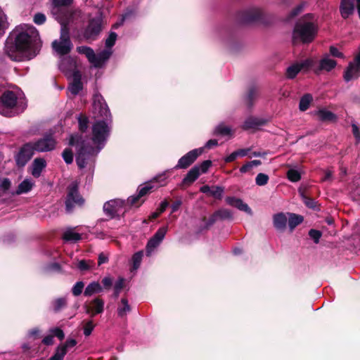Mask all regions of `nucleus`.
<instances>
[{
  "mask_svg": "<svg viewBox=\"0 0 360 360\" xmlns=\"http://www.w3.org/2000/svg\"><path fill=\"white\" fill-rule=\"evenodd\" d=\"M40 46L36 28L30 25H20L11 33L5 44V52L14 61L32 58Z\"/></svg>",
  "mask_w": 360,
  "mask_h": 360,
  "instance_id": "1",
  "label": "nucleus"
},
{
  "mask_svg": "<svg viewBox=\"0 0 360 360\" xmlns=\"http://www.w3.org/2000/svg\"><path fill=\"white\" fill-rule=\"evenodd\" d=\"M110 134V127L105 121H96L92 126V144L85 141H79L77 135H72L70 145H76L78 150L76 162L79 168L94 167V158L103 147Z\"/></svg>",
  "mask_w": 360,
  "mask_h": 360,
  "instance_id": "2",
  "label": "nucleus"
},
{
  "mask_svg": "<svg viewBox=\"0 0 360 360\" xmlns=\"http://www.w3.org/2000/svg\"><path fill=\"white\" fill-rule=\"evenodd\" d=\"M0 114L13 117L24 111L27 103L23 94L19 90H7L0 98Z\"/></svg>",
  "mask_w": 360,
  "mask_h": 360,
  "instance_id": "3",
  "label": "nucleus"
},
{
  "mask_svg": "<svg viewBox=\"0 0 360 360\" xmlns=\"http://www.w3.org/2000/svg\"><path fill=\"white\" fill-rule=\"evenodd\" d=\"M318 32V25L312 14H307L297 22L293 33L294 42L301 41L304 44L311 42Z\"/></svg>",
  "mask_w": 360,
  "mask_h": 360,
  "instance_id": "4",
  "label": "nucleus"
},
{
  "mask_svg": "<svg viewBox=\"0 0 360 360\" xmlns=\"http://www.w3.org/2000/svg\"><path fill=\"white\" fill-rule=\"evenodd\" d=\"M55 146L56 141L51 134L45 135L35 142L27 143L21 148L16 159L17 163L19 165H24L31 158L34 151H49Z\"/></svg>",
  "mask_w": 360,
  "mask_h": 360,
  "instance_id": "5",
  "label": "nucleus"
},
{
  "mask_svg": "<svg viewBox=\"0 0 360 360\" xmlns=\"http://www.w3.org/2000/svg\"><path fill=\"white\" fill-rule=\"evenodd\" d=\"M77 51L80 54L84 55L89 63L95 68L101 67L112 54L110 50H103L98 55H96L91 48L86 46H78Z\"/></svg>",
  "mask_w": 360,
  "mask_h": 360,
  "instance_id": "6",
  "label": "nucleus"
},
{
  "mask_svg": "<svg viewBox=\"0 0 360 360\" xmlns=\"http://www.w3.org/2000/svg\"><path fill=\"white\" fill-rule=\"evenodd\" d=\"M52 47L60 56L66 55L71 51L72 44L70 39L68 30L65 25L61 27L60 39L53 41Z\"/></svg>",
  "mask_w": 360,
  "mask_h": 360,
  "instance_id": "7",
  "label": "nucleus"
},
{
  "mask_svg": "<svg viewBox=\"0 0 360 360\" xmlns=\"http://www.w3.org/2000/svg\"><path fill=\"white\" fill-rule=\"evenodd\" d=\"M68 189V191L65 201V207L66 210L70 212L76 205H82L84 203V199L78 192V183L77 181L72 182Z\"/></svg>",
  "mask_w": 360,
  "mask_h": 360,
  "instance_id": "8",
  "label": "nucleus"
},
{
  "mask_svg": "<svg viewBox=\"0 0 360 360\" xmlns=\"http://www.w3.org/2000/svg\"><path fill=\"white\" fill-rule=\"evenodd\" d=\"M102 18L100 15L90 20L84 31L83 36L86 40H95L101 31Z\"/></svg>",
  "mask_w": 360,
  "mask_h": 360,
  "instance_id": "9",
  "label": "nucleus"
},
{
  "mask_svg": "<svg viewBox=\"0 0 360 360\" xmlns=\"http://www.w3.org/2000/svg\"><path fill=\"white\" fill-rule=\"evenodd\" d=\"M124 201L121 200H111L105 202L103 205L105 214L110 218L120 216L124 212Z\"/></svg>",
  "mask_w": 360,
  "mask_h": 360,
  "instance_id": "10",
  "label": "nucleus"
},
{
  "mask_svg": "<svg viewBox=\"0 0 360 360\" xmlns=\"http://www.w3.org/2000/svg\"><path fill=\"white\" fill-rule=\"evenodd\" d=\"M93 107L94 112L105 121L110 120V110L101 95L95 94L94 96Z\"/></svg>",
  "mask_w": 360,
  "mask_h": 360,
  "instance_id": "11",
  "label": "nucleus"
},
{
  "mask_svg": "<svg viewBox=\"0 0 360 360\" xmlns=\"http://www.w3.org/2000/svg\"><path fill=\"white\" fill-rule=\"evenodd\" d=\"M360 76V51L355 56L354 61L351 62L344 73L346 82L355 79Z\"/></svg>",
  "mask_w": 360,
  "mask_h": 360,
  "instance_id": "12",
  "label": "nucleus"
},
{
  "mask_svg": "<svg viewBox=\"0 0 360 360\" xmlns=\"http://www.w3.org/2000/svg\"><path fill=\"white\" fill-rule=\"evenodd\" d=\"M356 7L360 18V0H342L340 6L341 16L346 19L354 13Z\"/></svg>",
  "mask_w": 360,
  "mask_h": 360,
  "instance_id": "13",
  "label": "nucleus"
},
{
  "mask_svg": "<svg viewBox=\"0 0 360 360\" xmlns=\"http://www.w3.org/2000/svg\"><path fill=\"white\" fill-rule=\"evenodd\" d=\"M202 148H197L192 150L187 153L185 155L181 157L177 165L174 167L175 169H186L189 167L199 155L202 153Z\"/></svg>",
  "mask_w": 360,
  "mask_h": 360,
  "instance_id": "14",
  "label": "nucleus"
},
{
  "mask_svg": "<svg viewBox=\"0 0 360 360\" xmlns=\"http://www.w3.org/2000/svg\"><path fill=\"white\" fill-rule=\"evenodd\" d=\"M167 232V226L160 227L155 235L148 240L146 245V254L150 255L160 244Z\"/></svg>",
  "mask_w": 360,
  "mask_h": 360,
  "instance_id": "15",
  "label": "nucleus"
},
{
  "mask_svg": "<svg viewBox=\"0 0 360 360\" xmlns=\"http://www.w3.org/2000/svg\"><path fill=\"white\" fill-rule=\"evenodd\" d=\"M337 65V62L330 58L329 54H325L317 63L314 68V73L318 75L321 72H330Z\"/></svg>",
  "mask_w": 360,
  "mask_h": 360,
  "instance_id": "16",
  "label": "nucleus"
},
{
  "mask_svg": "<svg viewBox=\"0 0 360 360\" xmlns=\"http://www.w3.org/2000/svg\"><path fill=\"white\" fill-rule=\"evenodd\" d=\"M59 68L60 70L66 75L67 77L71 76L72 73H73L75 71H78L76 69V61L71 57L63 58L60 60Z\"/></svg>",
  "mask_w": 360,
  "mask_h": 360,
  "instance_id": "17",
  "label": "nucleus"
},
{
  "mask_svg": "<svg viewBox=\"0 0 360 360\" xmlns=\"http://www.w3.org/2000/svg\"><path fill=\"white\" fill-rule=\"evenodd\" d=\"M262 11L258 8H252L242 13L241 21L244 23L255 22L260 18Z\"/></svg>",
  "mask_w": 360,
  "mask_h": 360,
  "instance_id": "18",
  "label": "nucleus"
},
{
  "mask_svg": "<svg viewBox=\"0 0 360 360\" xmlns=\"http://www.w3.org/2000/svg\"><path fill=\"white\" fill-rule=\"evenodd\" d=\"M69 77L72 79V82L68 89L72 94L77 95L82 89V75L79 71H75Z\"/></svg>",
  "mask_w": 360,
  "mask_h": 360,
  "instance_id": "19",
  "label": "nucleus"
},
{
  "mask_svg": "<svg viewBox=\"0 0 360 360\" xmlns=\"http://www.w3.org/2000/svg\"><path fill=\"white\" fill-rule=\"evenodd\" d=\"M154 186L152 182H149L146 184L144 186L140 187L138 190V195H132L128 198V202L131 205H136L139 199L148 193L153 188Z\"/></svg>",
  "mask_w": 360,
  "mask_h": 360,
  "instance_id": "20",
  "label": "nucleus"
},
{
  "mask_svg": "<svg viewBox=\"0 0 360 360\" xmlns=\"http://www.w3.org/2000/svg\"><path fill=\"white\" fill-rule=\"evenodd\" d=\"M226 202L231 206L235 207L238 210L246 212L247 214L252 215V212L248 204L245 203L241 199L234 197H227Z\"/></svg>",
  "mask_w": 360,
  "mask_h": 360,
  "instance_id": "21",
  "label": "nucleus"
},
{
  "mask_svg": "<svg viewBox=\"0 0 360 360\" xmlns=\"http://www.w3.org/2000/svg\"><path fill=\"white\" fill-rule=\"evenodd\" d=\"M103 308L104 302L101 299L96 298L92 302H91L86 311L87 313H91V316H94L96 314L102 313Z\"/></svg>",
  "mask_w": 360,
  "mask_h": 360,
  "instance_id": "22",
  "label": "nucleus"
},
{
  "mask_svg": "<svg viewBox=\"0 0 360 360\" xmlns=\"http://www.w3.org/2000/svg\"><path fill=\"white\" fill-rule=\"evenodd\" d=\"M266 123V121L261 118H257L255 117H250L245 120L244 124L243 125V128L245 130L248 129H255L258 128L260 126L264 125Z\"/></svg>",
  "mask_w": 360,
  "mask_h": 360,
  "instance_id": "23",
  "label": "nucleus"
},
{
  "mask_svg": "<svg viewBox=\"0 0 360 360\" xmlns=\"http://www.w3.org/2000/svg\"><path fill=\"white\" fill-rule=\"evenodd\" d=\"M46 162L43 158H37L32 163V174L34 177H39L42 170L45 168Z\"/></svg>",
  "mask_w": 360,
  "mask_h": 360,
  "instance_id": "24",
  "label": "nucleus"
},
{
  "mask_svg": "<svg viewBox=\"0 0 360 360\" xmlns=\"http://www.w3.org/2000/svg\"><path fill=\"white\" fill-rule=\"evenodd\" d=\"M34 185V182L30 179H25L18 186L15 193L20 195L30 192Z\"/></svg>",
  "mask_w": 360,
  "mask_h": 360,
  "instance_id": "25",
  "label": "nucleus"
},
{
  "mask_svg": "<svg viewBox=\"0 0 360 360\" xmlns=\"http://www.w3.org/2000/svg\"><path fill=\"white\" fill-rule=\"evenodd\" d=\"M274 225L276 229L284 230L286 227L288 218L283 213H278L274 216Z\"/></svg>",
  "mask_w": 360,
  "mask_h": 360,
  "instance_id": "26",
  "label": "nucleus"
},
{
  "mask_svg": "<svg viewBox=\"0 0 360 360\" xmlns=\"http://www.w3.org/2000/svg\"><path fill=\"white\" fill-rule=\"evenodd\" d=\"M102 291V287L98 282H91L89 283L84 290L85 296H91L95 293H98Z\"/></svg>",
  "mask_w": 360,
  "mask_h": 360,
  "instance_id": "27",
  "label": "nucleus"
},
{
  "mask_svg": "<svg viewBox=\"0 0 360 360\" xmlns=\"http://www.w3.org/2000/svg\"><path fill=\"white\" fill-rule=\"evenodd\" d=\"M316 115L321 121H335L336 115L332 112L326 109H321L317 111Z\"/></svg>",
  "mask_w": 360,
  "mask_h": 360,
  "instance_id": "28",
  "label": "nucleus"
},
{
  "mask_svg": "<svg viewBox=\"0 0 360 360\" xmlns=\"http://www.w3.org/2000/svg\"><path fill=\"white\" fill-rule=\"evenodd\" d=\"M200 174L199 167H193L184 177V183H193L198 178Z\"/></svg>",
  "mask_w": 360,
  "mask_h": 360,
  "instance_id": "29",
  "label": "nucleus"
},
{
  "mask_svg": "<svg viewBox=\"0 0 360 360\" xmlns=\"http://www.w3.org/2000/svg\"><path fill=\"white\" fill-rule=\"evenodd\" d=\"M302 71L307 72L312 70L314 72V68L316 66V61L314 58H307L299 63Z\"/></svg>",
  "mask_w": 360,
  "mask_h": 360,
  "instance_id": "30",
  "label": "nucleus"
},
{
  "mask_svg": "<svg viewBox=\"0 0 360 360\" xmlns=\"http://www.w3.org/2000/svg\"><path fill=\"white\" fill-rule=\"evenodd\" d=\"M288 226L291 231L303 221V217L300 215L295 214H288Z\"/></svg>",
  "mask_w": 360,
  "mask_h": 360,
  "instance_id": "31",
  "label": "nucleus"
},
{
  "mask_svg": "<svg viewBox=\"0 0 360 360\" xmlns=\"http://www.w3.org/2000/svg\"><path fill=\"white\" fill-rule=\"evenodd\" d=\"M301 71H302V70H301L299 63H294L287 68L286 77L289 79H293Z\"/></svg>",
  "mask_w": 360,
  "mask_h": 360,
  "instance_id": "32",
  "label": "nucleus"
},
{
  "mask_svg": "<svg viewBox=\"0 0 360 360\" xmlns=\"http://www.w3.org/2000/svg\"><path fill=\"white\" fill-rule=\"evenodd\" d=\"M131 310L127 300L123 298L121 300V304L117 308V314L120 317H124Z\"/></svg>",
  "mask_w": 360,
  "mask_h": 360,
  "instance_id": "33",
  "label": "nucleus"
},
{
  "mask_svg": "<svg viewBox=\"0 0 360 360\" xmlns=\"http://www.w3.org/2000/svg\"><path fill=\"white\" fill-rule=\"evenodd\" d=\"M63 239L67 241H78L81 239L79 233L74 231L72 229H68L63 233Z\"/></svg>",
  "mask_w": 360,
  "mask_h": 360,
  "instance_id": "34",
  "label": "nucleus"
},
{
  "mask_svg": "<svg viewBox=\"0 0 360 360\" xmlns=\"http://www.w3.org/2000/svg\"><path fill=\"white\" fill-rule=\"evenodd\" d=\"M311 101H312V97L310 94H306V95L303 96L301 98L300 101V105H299L300 110L302 111L307 110L309 108Z\"/></svg>",
  "mask_w": 360,
  "mask_h": 360,
  "instance_id": "35",
  "label": "nucleus"
},
{
  "mask_svg": "<svg viewBox=\"0 0 360 360\" xmlns=\"http://www.w3.org/2000/svg\"><path fill=\"white\" fill-rule=\"evenodd\" d=\"M143 256V252L142 251H139L133 255V257H132V262H133L132 270L133 271H136V269H138L139 268Z\"/></svg>",
  "mask_w": 360,
  "mask_h": 360,
  "instance_id": "36",
  "label": "nucleus"
},
{
  "mask_svg": "<svg viewBox=\"0 0 360 360\" xmlns=\"http://www.w3.org/2000/svg\"><path fill=\"white\" fill-rule=\"evenodd\" d=\"M231 132V129L223 124H219L214 129V134L216 135L229 136Z\"/></svg>",
  "mask_w": 360,
  "mask_h": 360,
  "instance_id": "37",
  "label": "nucleus"
},
{
  "mask_svg": "<svg viewBox=\"0 0 360 360\" xmlns=\"http://www.w3.org/2000/svg\"><path fill=\"white\" fill-rule=\"evenodd\" d=\"M66 354L65 348L64 347H58L56 353L49 360H63Z\"/></svg>",
  "mask_w": 360,
  "mask_h": 360,
  "instance_id": "38",
  "label": "nucleus"
},
{
  "mask_svg": "<svg viewBox=\"0 0 360 360\" xmlns=\"http://www.w3.org/2000/svg\"><path fill=\"white\" fill-rule=\"evenodd\" d=\"M66 305V300L65 298L60 297L55 300L53 302V307L55 311H58Z\"/></svg>",
  "mask_w": 360,
  "mask_h": 360,
  "instance_id": "39",
  "label": "nucleus"
},
{
  "mask_svg": "<svg viewBox=\"0 0 360 360\" xmlns=\"http://www.w3.org/2000/svg\"><path fill=\"white\" fill-rule=\"evenodd\" d=\"M117 39V34L115 32H110L108 37L105 40V46L107 49L105 50H110L111 52V48L115 44Z\"/></svg>",
  "mask_w": 360,
  "mask_h": 360,
  "instance_id": "40",
  "label": "nucleus"
},
{
  "mask_svg": "<svg viewBox=\"0 0 360 360\" xmlns=\"http://www.w3.org/2000/svg\"><path fill=\"white\" fill-rule=\"evenodd\" d=\"M287 176L288 179L292 182L298 181L301 177L300 172L294 169H289L288 171Z\"/></svg>",
  "mask_w": 360,
  "mask_h": 360,
  "instance_id": "41",
  "label": "nucleus"
},
{
  "mask_svg": "<svg viewBox=\"0 0 360 360\" xmlns=\"http://www.w3.org/2000/svg\"><path fill=\"white\" fill-rule=\"evenodd\" d=\"M269 176L264 173H259L257 175L255 179L256 184L258 186H264L268 183Z\"/></svg>",
  "mask_w": 360,
  "mask_h": 360,
  "instance_id": "42",
  "label": "nucleus"
},
{
  "mask_svg": "<svg viewBox=\"0 0 360 360\" xmlns=\"http://www.w3.org/2000/svg\"><path fill=\"white\" fill-rule=\"evenodd\" d=\"M224 193V188L221 186H212L211 189L210 195L221 199Z\"/></svg>",
  "mask_w": 360,
  "mask_h": 360,
  "instance_id": "43",
  "label": "nucleus"
},
{
  "mask_svg": "<svg viewBox=\"0 0 360 360\" xmlns=\"http://www.w3.org/2000/svg\"><path fill=\"white\" fill-rule=\"evenodd\" d=\"M124 286V279L123 278H119L116 281L114 287L115 290V297H117L119 294L120 293L122 289Z\"/></svg>",
  "mask_w": 360,
  "mask_h": 360,
  "instance_id": "44",
  "label": "nucleus"
},
{
  "mask_svg": "<svg viewBox=\"0 0 360 360\" xmlns=\"http://www.w3.org/2000/svg\"><path fill=\"white\" fill-rule=\"evenodd\" d=\"M214 218L230 219L232 217L231 212L228 210H221L217 212L213 216Z\"/></svg>",
  "mask_w": 360,
  "mask_h": 360,
  "instance_id": "45",
  "label": "nucleus"
},
{
  "mask_svg": "<svg viewBox=\"0 0 360 360\" xmlns=\"http://www.w3.org/2000/svg\"><path fill=\"white\" fill-rule=\"evenodd\" d=\"M84 286V284L82 281L77 282L72 288V294L75 296H79V295H81V293L83 290Z\"/></svg>",
  "mask_w": 360,
  "mask_h": 360,
  "instance_id": "46",
  "label": "nucleus"
},
{
  "mask_svg": "<svg viewBox=\"0 0 360 360\" xmlns=\"http://www.w3.org/2000/svg\"><path fill=\"white\" fill-rule=\"evenodd\" d=\"M62 155H63L64 161L67 164H70L72 162L73 155H72V152L70 149H68V148L65 149L64 151L63 152Z\"/></svg>",
  "mask_w": 360,
  "mask_h": 360,
  "instance_id": "47",
  "label": "nucleus"
},
{
  "mask_svg": "<svg viewBox=\"0 0 360 360\" xmlns=\"http://www.w3.org/2000/svg\"><path fill=\"white\" fill-rule=\"evenodd\" d=\"M79 127L82 131H84L88 127V120L86 117L79 115L78 117Z\"/></svg>",
  "mask_w": 360,
  "mask_h": 360,
  "instance_id": "48",
  "label": "nucleus"
},
{
  "mask_svg": "<svg viewBox=\"0 0 360 360\" xmlns=\"http://www.w3.org/2000/svg\"><path fill=\"white\" fill-rule=\"evenodd\" d=\"M72 1V0H51L52 5L56 8L68 6Z\"/></svg>",
  "mask_w": 360,
  "mask_h": 360,
  "instance_id": "49",
  "label": "nucleus"
},
{
  "mask_svg": "<svg viewBox=\"0 0 360 360\" xmlns=\"http://www.w3.org/2000/svg\"><path fill=\"white\" fill-rule=\"evenodd\" d=\"M33 20L37 25H42L46 21V16L41 13H37L34 15Z\"/></svg>",
  "mask_w": 360,
  "mask_h": 360,
  "instance_id": "50",
  "label": "nucleus"
},
{
  "mask_svg": "<svg viewBox=\"0 0 360 360\" xmlns=\"http://www.w3.org/2000/svg\"><path fill=\"white\" fill-rule=\"evenodd\" d=\"M212 165V162L210 160H205L198 167H199V172L201 173H206L209 168Z\"/></svg>",
  "mask_w": 360,
  "mask_h": 360,
  "instance_id": "51",
  "label": "nucleus"
},
{
  "mask_svg": "<svg viewBox=\"0 0 360 360\" xmlns=\"http://www.w3.org/2000/svg\"><path fill=\"white\" fill-rule=\"evenodd\" d=\"M309 235L316 243H318L321 236V233L319 231L311 229L309 232Z\"/></svg>",
  "mask_w": 360,
  "mask_h": 360,
  "instance_id": "52",
  "label": "nucleus"
},
{
  "mask_svg": "<svg viewBox=\"0 0 360 360\" xmlns=\"http://www.w3.org/2000/svg\"><path fill=\"white\" fill-rule=\"evenodd\" d=\"M94 328V325L92 321H88L87 323H86V324L84 326V334L86 336L90 335Z\"/></svg>",
  "mask_w": 360,
  "mask_h": 360,
  "instance_id": "53",
  "label": "nucleus"
},
{
  "mask_svg": "<svg viewBox=\"0 0 360 360\" xmlns=\"http://www.w3.org/2000/svg\"><path fill=\"white\" fill-rule=\"evenodd\" d=\"M330 54L333 56V57H335V58H344V54L340 51V50L335 47V46H330Z\"/></svg>",
  "mask_w": 360,
  "mask_h": 360,
  "instance_id": "54",
  "label": "nucleus"
},
{
  "mask_svg": "<svg viewBox=\"0 0 360 360\" xmlns=\"http://www.w3.org/2000/svg\"><path fill=\"white\" fill-rule=\"evenodd\" d=\"M50 333L52 334V335L57 337L60 340H63L64 338L63 331L58 328H51L50 330Z\"/></svg>",
  "mask_w": 360,
  "mask_h": 360,
  "instance_id": "55",
  "label": "nucleus"
},
{
  "mask_svg": "<svg viewBox=\"0 0 360 360\" xmlns=\"http://www.w3.org/2000/svg\"><path fill=\"white\" fill-rule=\"evenodd\" d=\"M11 186V181L8 179L5 178L0 182V188L3 191H7Z\"/></svg>",
  "mask_w": 360,
  "mask_h": 360,
  "instance_id": "56",
  "label": "nucleus"
},
{
  "mask_svg": "<svg viewBox=\"0 0 360 360\" xmlns=\"http://www.w3.org/2000/svg\"><path fill=\"white\" fill-rule=\"evenodd\" d=\"M304 6V4H301L300 5H298L290 13V18H292L294 17H295L296 15H297L300 13L302 12L303 8Z\"/></svg>",
  "mask_w": 360,
  "mask_h": 360,
  "instance_id": "57",
  "label": "nucleus"
},
{
  "mask_svg": "<svg viewBox=\"0 0 360 360\" xmlns=\"http://www.w3.org/2000/svg\"><path fill=\"white\" fill-rule=\"evenodd\" d=\"M352 127L353 134L356 139V142L359 143L360 141V132L359 130V127L355 124H353L352 125Z\"/></svg>",
  "mask_w": 360,
  "mask_h": 360,
  "instance_id": "58",
  "label": "nucleus"
},
{
  "mask_svg": "<svg viewBox=\"0 0 360 360\" xmlns=\"http://www.w3.org/2000/svg\"><path fill=\"white\" fill-rule=\"evenodd\" d=\"M78 268L81 271H86L88 270L90 268V265L88 264V262L85 260H81L78 263Z\"/></svg>",
  "mask_w": 360,
  "mask_h": 360,
  "instance_id": "59",
  "label": "nucleus"
},
{
  "mask_svg": "<svg viewBox=\"0 0 360 360\" xmlns=\"http://www.w3.org/2000/svg\"><path fill=\"white\" fill-rule=\"evenodd\" d=\"M250 151V148H243L236 150V153L238 157H245L248 155Z\"/></svg>",
  "mask_w": 360,
  "mask_h": 360,
  "instance_id": "60",
  "label": "nucleus"
},
{
  "mask_svg": "<svg viewBox=\"0 0 360 360\" xmlns=\"http://www.w3.org/2000/svg\"><path fill=\"white\" fill-rule=\"evenodd\" d=\"M77 342L74 339L68 340L63 345H60V347H64L65 348V351L67 352V349L68 347H73L76 345Z\"/></svg>",
  "mask_w": 360,
  "mask_h": 360,
  "instance_id": "61",
  "label": "nucleus"
},
{
  "mask_svg": "<svg viewBox=\"0 0 360 360\" xmlns=\"http://www.w3.org/2000/svg\"><path fill=\"white\" fill-rule=\"evenodd\" d=\"M252 164L250 162H247L246 164H245L244 165H243L240 168V172L241 173H246L249 171H250L252 169Z\"/></svg>",
  "mask_w": 360,
  "mask_h": 360,
  "instance_id": "62",
  "label": "nucleus"
},
{
  "mask_svg": "<svg viewBox=\"0 0 360 360\" xmlns=\"http://www.w3.org/2000/svg\"><path fill=\"white\" fill-rule=\"evenodd\" d=\"M102 283L105 288H110L112 284L111 278L106 276L103 278Z\"/></svg>",
  "mask_w": 360,
  "mask_h": 360,
  "instance_id": "63",
  "label": "nucleus"
},
{
  "mask_svg": "<svg viewBox=\"0 0 360 360\" xmlns=\"http://www.w3.org/2000/svg\"><path fill=\"white\" fill-rule=\"evenodd\" d=\"M42 342L46 345H51L53 343V335H49L46 336L43 340Z\"/></svg>",
  "mask_w": 360,
  "mask_h": 360,
  "instance_id": "64",
  "label": "nucleus"
}]
</instances>
